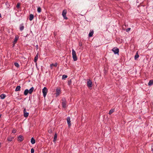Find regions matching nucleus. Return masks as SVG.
<instances>
[{
    "label": "nucleus",
    "instance_id": "f257e3e1",
    "mask_svg": "<svg viewBox=\"0 0 153 153\" xmlns=\"http://www.w3.org/2000/svg\"><path fill=\"white\" fill-rule=\"evenodd\" d=\"M72 57L74 61H76L77 60V58L76 55V53L74 49L72 50Z\"/></svg>",
    "mask_w": 153,
    "mask_h": 153
},
{
    "label": "nucleus",
    "instance_id": "f03ea898",
    "mask_svg": "<svg viewBox=\"0 0 153 153\" xmlns=\"http://www.w3.org/2000/svg\"><path fill=\"white\" fill-rule=\"evenodd\" d=\"M62 107L65 108L66 107V99L65 98H63L62 100Z\"/></svg>",
    "mask_w": 153,
    "mask_h": 153
},
{
    "label": "nucleus",
    "instance_id": "7ed1b4c3",
    "mask_svg": "<svg viewBox=\"0 0 153 153\" xmlns=\"http://www.w3.org/2000/svg\"><path fill=\"white\" fill-rule=\"evenodd\" d=\"M67 12V10L66 9H65L63 10L62 13V15L64 18L65 19H68L67 17L66 16V14Z\"/></svg>",
    "mask_w": 153,
    "mask_h": 153
},
{
    "label": "nucleus",
    "instance_id": "20e7f679",
    "mask_svg": "<svg viewBox=\"0 0 153 153\" xmlns=\"http://www.w3.org/2000/svg\"><path fill=\"white\" fill-rule=\"evenodd\" d=\"M42 92L43 94V96L45 97L48 92V89L47 88L45 87L42 89Z\"/></svg>",
    "mask_w": 153,
    "mask_h": 153
},
{
    "label": "nucleus",
    "instance_id": "39448f33",
    "mask_svg": "<svg viewBox=\"0 0 153 153\" xmlns=\"http://www.w3.org/2000/svg\"><path fill=\"white\" fill-rule=\"evenodd\" d=\"M112 51L114 52V54H118L119 52V49L116 47L113 48Z\"/></svg>",
    "mask_w": 153,
    "mask_h": 153
},
{
    "label": "nucleus",
    "instance_id": "423d86ee",
    "mask_svg": "<svg viewBox=\"0 0 153 153\" xmlns=\"http://www.w3.org/2000/svg\"><path fill=\"white\" fill-rule=\"evenodd\" d=\"M92 82L91 80L89 79L88 80L87 86L88 87L91 88L92 87Z\"/></svg>",
    "mask_w": 153,
    "mask_h": 153
},
{
    "label": "nucleus",
    "instance_id": "0eeeda50",
    "mask_svg": "<svg viewBox=\"0 0 153 153\" xmlns=\"http://www.w3.org/2000/svg\"><path fill=\"white\" fill-rule=\"evenodd\" d=\"M61 92V89L60 88H56V96H58L60 93Z\"/></svg>",
    "mask_w": 153,
    "mask_h": 153
},
{
    "label": "nucleus",
    "instance_id": "6e6552de",
    "mask_svg": "<svg viewBox=\"0 0 153 153\" xmlns=\"http://www.w3.org/2000/svg\"><path fill=\"white\" fill-rule=\"evenodd\" d=\"M24 116L25 117H28L29 115V113L26 112V110L25 108L24 109Z\"/></svg>",
    "mask_w": 153,
    "mask_h": 153
},
{
    "label": "nucleus",
    "instance_id": "1a4fd4ad",
    "mask_svg": "<svg viewBox=\"0 0 153 153\" xmlns=\"http://www.w3.org/2000/svg\"><path fill=\"white\" fill-rule=\"evenodd\" d=\"M67 122L68 123V126L69 127H70L71 126V123L70 117H68L67 118Z\"/></svg>",
    "mask_w": 153,
    "mask_h": 153
},
{
    "label": "nucleus",
    "instance_id": "9d476101",
    "mask_svg": "<svg viewBox=\"0 0 153 153\" xmlns=\"http://www.w3.org/2000/svg\"><path fill=\"white\" fill-rule=\"evenodd\" d=\"M18 140L20 142L24 140V137L23 136L20 135L18 137Z\"/></svg>",
    "mask_w": 153,
    "mask_h": 153
},
{
    "label": "nucleus",
    "instance_id": "9b49d317",
    "mask_svg": "<svg viewBox=\"0 0 153 153\" xmlns=\"http://www.w3.org/2000/svg\"><path fill=\"white\" fill-rule=\"evenodd\" d=\"M39 53H38L34 58V62H36L38 58Z\"/></svg>",
    "mask_w": 153,
    "mask_h": 153
},
{
    "label": "nucleus",
    "instance_id": "f8f14e48",
    "mask_svg": "<svg viewBox=\"0 0 153 153\" xmlns=\"http://www.w3.org/2000/svg\"><path fill=\"white\" fill-rule=\"evenodd\" d=\"M19 39V36L18 35L16 36L14 39V40L13 42L15 43H16Z\"/></svg>",
    "mask_w": 153,
    "mask_h": 153
},
{
    "label": "nucleus",
    "instance_id": "ddd939ff",
    "mask_svg": "<svg viewBox=\"0 0 153 153\" xmlns=\"http://www.w3.org/2000/svg\"><path fill=\"white\" fill-rule=\"evenodd\" d=\"M34 15L32 14H30L29 16V20L32 21L34 18Z\"/></svg>",
    "mask_w": 153,
    "mask_h": 153
},
{
    "label": "nucleus",
    "instance_id": "4468645a",
    "mask_svg": "<svg viewBox=\"0 0 153 153\" xmlns=\"http://www.w3.org/2000/svg\"><path fill=\"white\" fill-rule=\"evenodd\" d=\"M28 93H29V90L28 89H26L24 91V94L26 96L27 95Z\"/></svg>",
    "mask_w": 153,
    "mask_h": 153
},
{
    "label": "nucleus",
    "instance_id": "2eb2a0df",
    "mask_svg": "<svg viewBox=\"0 0 153 153\" xmlns=\"http://www.w3.org/2000/svg\"><path fill=\"white\" fill-rule=\"evenodd\" d=\"M57 62H56L55 63V64H54V63H52L50 65V66H51V68L52 69V66H54L55 67H56L57 66Z\"/></svg>",
    "mask_w": 153,
    "mask_h": 153
},
{
    "label": "nucleus",
    "instance_id": "dca6fc26",
    "mask_svg": "<svg viewBox=\"0 0 153 153\" xmlns=\"http://www.w3.org/2000/svg\"><path fill=\"white\" fill-rule=\"evenodd\" d=\"M21 87L20 86H17L15 89V91H17L20 90Z\"/></svg>",
    "mask_w": 153,
    "mask_h": 153
},
{
    "label": "nucleus",
    "instance_id": "f3484780",
    "mask_svg": "<svg viewBox=\"0 0 153 153\" xmlns=\"http://www.w3.org/2000/svg\"><path fill=\"white\" fill-rule=\"evenodd\" d=\"M57 133H55L54 135V138H53V142H55L56 141V139H57Z\"/></svg>",
    "mask_w": 153,
    "mask_h": 153
},
{
    "label": "nucleus",
    "instance_id": "a211bd4d",
    "mask_svg": "<svg viewBox=\"0 0 153 153\" xmlns=\"http://www.w3.org/2000/svg\"><path fill=\"white\" fill-rule=\"evenodd\" d=\"M153 84V79H151L149 80L148 85L149 86H151Z\"/></svg>",
    "mask_w": 153,
    "mask_h": 153
},
{
    "label": "nucleus",
    "instance_id": "6ab92c4d",
    "mask_svg": "<svg viewBox=\"0 0 153 153\" xmlns=\"http://www.w3.org/2000/svg\"><path fill=\"white\" fill-rule=\"evenodd\" d=\"M31 142L32 144H34L35 143V140L33 137H32L31 140Z\"/></svg>",
    "mask_w": 153,
    "mask_h": 153
},
{
    "label": "nucleus",
    "instance_id": "aec40b11",
    "mask_svg": "<svg viewBox=\"0 0 153 153\" xmlns=\"http://www.w3.org/2000/svg\"><path fill=\"white\" fill-rule=\"evenodd\" d=\"M34 90V88L33 87H31L30 89L29 90V93L31 94L32 93Z\"/></svg>",
    "mask_w": 153,
    "mask_h": 153
},
{
    "label": "nucleus",
    "instance_id": "412c9836",
    "mask_svg": "<svg viewBox=\"0 0 153 153\" xmlns=\"http://www.w3.org/2000/svg\"><path fill=\"white\" fill-rule=\"evenodd\" d=\"M14 138V137H8L7 139V140L8 141H11Z\"/></svg>",
    "mask_w": 153,
    "mask_h": 153
},
{
    "label": "nucleus",
    "instance_id": "4be33fe9",
    "mask_svg": "<svg viewBox=\"0 0 153 153\" xmlns=\"http://www.w3.org/2000/svg\"><path fill=\"white\" fill-rule=\"evenodd\" d=\"M114 109H111L109 111V112L108 113L109 114H111L113 113L114 111Z\"/></svg>",
    "mask_w": 153,
    "mask_h": 153
},
{
    "label": "nucleus",
    "instance_id": "5701e85b",
    "mask_svg": "<svg viewBox=\"0 0 153 153\" xmlns=\"http://www.w3.org/2000/svg\"><path fill=\"white\" fill-rule=\"evenodd\" d=\"M94 33V31H92L90 32L88 35V36L89 37H91L92 36Z\"/></svg>",
    "mask_w": 153,
    "mask_h": 153
},
{
    "label": "nucleus",
    "instance_id": "b1692460",
    "mask_svg": "<svg viewBox=\"0 0 153 153\" xmlns=\"http://www.w3.org/2000/svg\"><path fill=\"white\" fill-rule=\"evenodd\" d=\"M0 97L1 99H4L6 97V95L4 94H2L1 95Z\"/></svg>",
    "mask_w": 153,
    "mask_h": 153
},
{
    "label": "nucleus",
    "instance_id": "393cba45",
    "mask_svg": "<svg viewBox=\"0 0 153 153\" xmlns=\"http://www.w3.org/2000/svg\"><path fill=\"white\" fill-rule=\"evenodd\" d=\"M139 57V54H138V53L137 52L136 53V55L135 56L134 59H136L138 58Z\"/></svg>",
    "mask_w": 153,
    "mask_h": 153
},
{
    "label": "nucleus",
    "instance_id": "a878e982",
    "mask_svg": "<svg viewBox=\"0 0 153 153\" xmlns=\"http://www.w3.org/2000/svg\"><path fill=\"white\" fill-rule=\"evenodd\" d=\"M14 65L17 68H19V65L17 62H15L14 63Z\"/></svg>",
    "mask_w": 153,
    "mask_h": 153
},
{
    "label": "nucleus",
    "instance_id": "bb28decb",
    "mask_svg": "<svg viewBox=\"0 0 153 153\" xmlns=\"http://www.w3.org/2000/svg\"><path fill=\"white\" fill-rule=\"evenodd\" d=\"M37 10L38 13H40L41 11V8L40 7H39L38 8Z\"/></svg>",
    "mask_w": 153,
    "mask_h": 153
},
{
    "label": "nucleus",
    "instance_id": "cd10ccee",
    "mask_svg": "<svg viewBox=\"0 0 153 153\" xmlns=\"http://www.w3.org/2000/svg\"><path fill=\"white\" fill-rule=\"evenodd\" d=\"M24 29V26L22 25H21V26L20 27V30L21 31L22 30Z\"/></svg>",
    "mask_w": 153,
    "mask_h": 153
},
{
    "label": "nucleus",
    "instance_id": "c85d7f7f",
    "mask_svg": "<svg viewBox=\"0 0 153 153\" xmlns=\"http://www.w3.org/2000/svg\"><path fill=\"white\" fill-rule=\"evenodd\" d=\"M67 77V75H63L62 76V79H65V78Z\"/></svg>",
    "mask_w": 153,
    "mask_h": 153
},
{
    "label": "nucleus",
    "instance_id": "c756f323",
    "mask_svg": "<svg viewBox=\"0 0 153 153\" xmlns=\"http://www.w3.org/2000/svg\"><path fill=\"white\" fill-rule=\"evenodd\" d=\"M20 3H18L16 5V7L17 8H19L20 7Z\"/></svg>",
    "mask_w": 153,
    "mask_h": 153
},
{
    "label": "nucleus",
    "instance_id": "7c9ffc66",
    "mask_svg": "<svg viewBox=\"0 0 153 153\" xmlns=\"http://www.w3.org/2000/svg\"><path fill=\"white\" fill-rule=\"evenodd\" d=\"M48 132L50 134H51L52 132V130L51 129H49L48 130Z\"/></svg>",
    "mask_w": 153,
    "mask_h": 153
},
{
    "label": "nucleus",
    "instance_id": "2f4dec72",
    "mask_svg": "<svg viewBox=\"0 0 153 153\" xmlns=\"http://www.w3.org/2000/svg\"><path fill=\"white\" fill-rule=\"evenodd\" d=\"M71 83V80L70 79L68 81V84L69 85H70Z\"/></svg>",
    "mask_w": 153,
    "mask_h": 153
},
{
    "label": "nucleus",
    "instance_id": "473e14b6",
    "mask_svg": "<svg viewBox=\"0 0 153 153\" xmlns=\"http://www.w3.org/2000/svg\"><path fill=\"white\" fill-rule=\"evenodd\" d=\"M34 149L33 148H32L31 149V153H34Z\"/></svg>",
    "mask_w": 153,
    "mask_h": 153
},
{
    "label": "nucleus",
    "instance_id": "72a5a7b5",
    "mask_svg": "<svg viewBox=\"0 0 153 153\" xmlns=\"http://www.w3.org/2000/svg\"><path fill=\"white\" fill-rule=\"evenodd\" d=\"M16 129H14L12 131V133H15L16 132Z\"/></svg>",
    "mask_w": 153,
    "mask_h": 153
},
{
    "label": "nucleus",
    "instance_id": "f704fd0d",
    "mask_svg": "<svg viewBox=\"0 0 153 153\" xmlns=\"http://www.w3.org/2000/svg\"><path fill=\"white\" fill-rule=\"evenodd\" d=\"M131 30V28L130 27L126 29V32H128L129 31H130Z\"/></svg>",
    "mask_w": 153,
    "mask_h": 153
},
{
    "label": "nucleus",
    "instance_id": "c9c22d12",
    "mask_svg": "<svg viewBox=\"0 0 153 153\" xmlns=\"http://www.w3.org/2000/svg\"><path fill=\"white\" fill-rule=\"evenodd\" d=\"M79 46H82V43L80 42H79Z\"/></svg>",
    "mask_w": 153,
    "mask_h": 153
},
{
    "label": "nucleus",
    "instance_id": "e433bc0d",
    "mask_svg": "<svg viewBox=\"0 0 153 153\" xmlns=\"http://www.w3.org/2000/svg\"><path fill=\"white\" fill-rule=\"evenodd\" d=\"M36 50L38 49V45H37L36 46Z\"/></svg>",
    "mask_w": 153,
    "mask_h": 153
},
{
    "label": "nucleus",
    "instance_id": "4c0bfd02",
    "mask_svg": "<svg viewBox=\"0 0 153 153\" xmlns=\"http://www.w3.org/2000/svg\"><path fill=\"white\" fill-rule=\"evenodd\" d=\"M16 43H15V42H13V47L15 45V44Z\"/></svg>",
    "mask_w": 153,
    "mask_h": 153
},
{
    "label": "nucleus",
    "instance_id": "58836bf2",
    "mask_svg": "<svg viewBox=\"0 0 153 153\" xmlns=\"http://www.w3.org/2000/svg\"><path fill=\"white\" fill-rule=\"evenodd\" d=\"M1 14L0 13V18H1Z\"/></svg>",
    "mask_w": 153,
    "mask_h": 153
},
{
    "label": "nucleus",
    "instance_id": "ea45409f",
    "mask_svg": "<svg viewBox=\"0 0 153 153\" xmlns=\"http://www.w3.org/2000/svg\"><path fill=\"white\" fill-rule=\"evenodd\" d=\"M1 114H0V118L1 117Z\"/></svg>",
    "mask_w": 153,
    "mask_h": 153
},
{
    "label": "nucleus",
    "instance_id": "a19ab883",
    "mask_svg": "<svg viewBox=\"0 0 153 153\" xmlns=\"http://www.w3.org/2000/svg\"><path fill=\"white\" fill-rule=\"evenodd\" d=\"M1 143H0V148L1 147Z\"/></svg>",
    "mask_w": 153,
    "mask_h": 153
},
{
    "label": "nucleus",
    "instance_id": "79ce46f5",
    "mask_svg": "<svg viewBox=\"0 0 153 153\" xmlns=\"http://www.w3.org/2000/svg\"><path fill=\"white\" fill-rule=\"evenodd\" d=\"M54 35H56V34H55V33H54Z\"/></svg>",
    "mask_w": 153,
    "mask_h": 153
}]
</instances>
